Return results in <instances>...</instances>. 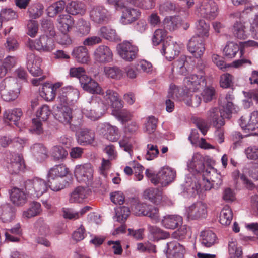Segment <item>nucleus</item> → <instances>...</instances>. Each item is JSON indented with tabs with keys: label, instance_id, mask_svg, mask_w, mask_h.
<instances>
[{
	"label": "nucleus",
	"instance_id": "f257e3e1",
	"mask_svg": "<svg viewBox=\"0 0 258 258\" xmlns=\"http://www.w3.org/2000/svg\"><path fill=\"white\" fill-rule=\"evenodd\" d=\"M20 93V88L16 79L13 77H7L0 83V94L5 101L15 100Z\"/></svg>",
	"mask_w": 258,
	"mask_h": 258
},
{
	"label": "nucleus",
	"instance_id": "f03ea898",
	"mask_svg": "<svg viewBox=\"0 0 258 258\" xmlns=\"http://www.w3.org/2000/svg\"><path fill=\"white\" fill-rule=\"evenodd\" d=\"M69 173V168L63 164L56 165L50 169L48 178L49 187L52 190L58 191L63 188L64 185L60 182L59 178L67 176Z\"/></svg>",
	"mask_w": 258,
	"mask_h": 258
},
{
	"label": "nucleus",
	"instance_id": "7ed1b4c3",
	"mask_svg": "<svg viewBox=\"0 0 258 258\" xmlns=\"http://www.w3.org/2000/svg\"><path fill=\"white\" fill-rule=\"evenodd\" d=\"M25 187L28 195L38 198L47 192L48 185L44 180L36 177L26 181Z\"/></svg>",
	"mask_w": 258,
	"mask_h": 258
},
{
	"label": "nucleus",
	"instance_id": "20e7f679",
	"mask_svg": "<svg viewBox=\"0 0 258 258\" xmlns=\"http://www.w3.org/2000/svg\"><path fill=\"white\" fill-rule=\"evenodd\" d=\"M254 14V17L252 22L250 23V30L252 33L253 37L258 39V6H251L247 7L242 12H235L230 14V17L232 19H240L243 18V15L249 13Z\"/></svg>",
	"mask_w": 258,
	"mask_h": 258
},
{
	"label": "nucleus",
	"instance_id": "39448f33",
	"mask_svg": "<svg viewBox=\"0 0 258 258\" xmlns=\"http://www.w3.org/2000/svg\"><path fill=\"white\" fill-rule=\"evenodd\" d=\"M183 83L186 89L192 92L200 90L206 85L205 76L203 73L190 74L185 77Z\"/></svg>",
	"mask_w": 258,
	"mask_h": 258
},
{
	"label": "nucleus",
	"instance_id": "423d86ee",
	"mask_svg": "<svg viewBox=\"0 0 258 258\" xmlns=\"http://www.w3.org/2000/svg\"><path fill=\"white\" fill-rule=\"evenodd\" d=\"M98 97L92 96L82 110L84 114L92 120H96L100 118L103 113L98 102Z\"/></svg>",
	"mask_w": 258,
	"mask_h": 258
},
{
	"label": "nucleus",
	"instance_id": "0eeeda50",
	"mask_svg": "<svg viewBox=\"0 0 258 258\" xmlns=\"http://www.w3.org/2000/svg\"><path fill=\"white\" fill-rule=\"evenodd\" d=\"M208 213L207 204L202 201L195 202L186 210L187 217L189 220H200L206 217Z\"/></svg>",
	"mask_w": 258,
	"mask_h": 258
},
{
	"label": "nucleus",
	"instance_id": "6e6552de",
	"mask_svg": "<svg viewBox=\"0 0 258 258\" xmlns=\"http://www.w3.org/2000/svg\"><path fill=\"white\" fill-rule=\"evenodd\" d=\"M31 49H35L40 52H50L54 48L53 40L46 35H42L35 41L30 40L28 44Z\"/></svg>",
	"mask_w": 258,
	"mask_h": 258
},
{
	"label": "nucleus",
	"instance_id": "1a4fd4ad",
	"mask_svg": "<svg viewBox=\"0 0 258 258\" xmlns=\"http://www.w3.org/2000/svg\"><path fill=\"white\" fill-rule=\"evenodd\" d=\"M117 48L118 54L125 60L131 61L137 57L138 48L131 41H124Z\"/></svg>",
	"mask_w": 258,
	"mask_h": 258
},
{
	"label": "nucleus",
	"instance_id": "9d476101",
	"mask_svg": "<svg viewBox=\"0 0 258 258\" xmlns=\"http://www.w3.org/2000/svg\"><path fill=\"white\" fill-rule=\"evenodd\" d=\"M5 166L11 174H17L24 168L22 157L18 154L7 155Z\"/></svg>",
	"mask_w": 258,
	"mask_h": 258
},
{
	"label": "nucleus",
	"instance_id": "9b49d317",
	"mask_svg": "<svg viewBox=\"0 0 258 258\" xmlns=\"http://www.w3.org/2000/svg\"><path fill=\"white\" fill-rule=\"evenodd\" d=\"M181 44L177 43L172 40L171 37H167L163 43L161 53L170 61L178 55L181 49Z\"/></svg>",
	"mask_w": 258,
	"mask_h": 258
},
{
	"label": "nucleus",
	"instance_id": "f8f14e48",
	"mask_svg": "<svg viewBox=\"0 0 258 258\" xmlns=\"http://www.w3.org/2000/svg\"><path fill=\"white\" fill-rule=\"evenodd\" d=\"M234 97L232 93H228L219 98V106L222 113L226 118H229L232 113L236 111V106L233 101Z\"/></svg>",
	"mask_w": 258,
	"mask_h": 258
},
{
	"label": "nucleus",
	"instance_id": "ddd939ff",
	"mask_svg": "<svg viewBox=\"0 0 258 258\" xmlns=\"http://www.w3.org/2000/svg\"><path fill=\"white\" fill-rule=\"evenodd\" d=\"M74 173L77 180L79 182L86 183L93 179V169L90 164L76 165Z\"/></svg>",
	"mask_w": 258,
	"mask_h": 258
},
{
	"label": "nucleus",
	"instance_id": "4468645a",
	"mask_svg": "<svg viewBox=\"0 0 258 258\" xmlns=\"http://www.w3.org/2000/svg\"><path fill=\"white\" fill-rule=\"evenodd\" d=\"M98 131L106 140L114 142L118 141L120 137L119 129L109 123H103L98 126Z\"/></svg>",
	"mask_w": 258,
	"mask_h": 258
},
{
	"label": "nucleus",
	"instance_id": "2eb2a0df",
	"mask_svg": "<svg viewBox=\"0 0 258 258\" xmlns=\"http://www.w3.org/2000/svg\"><path fill=\"white\" fill-rule=\"evenodd\" d=\"M93 57L97 62L106 64L113 60V54L112 51L108 46L101 45L94 50Z\"/></svg>",
	"mask_w": 258,
	"mask_h": 258
},
{
	"label": "nucleus",
	"instance_id": "dca6fc26",
	"mask_svg": "<svg viewBox=\"0 0 258 258\" xmlns=\"http://www.w3.org/2000/svg\"><path fill=\"white\" fill-rule=\"evenodd\" d=\"M54 117L59 122L71 127L73 120L72 109L68 105L57 106L54 110Z\"/></svg>",
	"mask_w": 258,
	"mask_h": 258
},
{
	"label": "nucleus",
	"instance_id": "f3484780",
	"mask_svg": "<svg viewBox=\"0 0 258 258\" xmlns=\"http://www.w3.org/2000/svg\"><path fill=\"white\" fill-rule=\"evenodd\" d=\"M198 37H192L189 40L187 48L194 57L201 58L205 51L204 41Z\"/></svg>",
	"mask_w": 258,
	"mask_h": 258
},
{
	"label": "nucleus",
	"instance_id": "a211bd4d",
	"mask_svg": "<svg viewBox=\"0 0 258 258\" xmlns=\"http://www.w3.org/2000/svg\"><path fill=\"white\" fill-rule=\"evenodd\" d=\"M41 58L30 52L27 57V68L29 72L34 76L41 75L42 70L41 68Z\"/></svg>",
	"mask_w": 258,
	"mask_h": 258
},
{
	"label": "nucleus",
	"instance_id": "6ab92c4d",
	"mask_svg": "<svg viewBox=\"0 0 258 258\" xmlns=\"http://www.w3.org/2000/svg\"><path fill=\"white\" fill-rule=\"evenodd\" d=\"M200 11L203 17L209 19H213L218 15V7L213 1L206 0L202 2L200 7Z\"/></svg>",
	"mask_w": 258,
	"mask_h": 258
},
{
	"label": "nucleus",
	"instance_id": "aec40b11",
	"mask_svg": "<svg viewBox=\"0 0 258 258\" xmlns=\"http://www.w3.org/2000/svg\"><path fill=\"white\" fill-rule=\"evenodd\" d=\"M176 176V172L169 167H164L157 174L158 184L165 186L172 182Z\"/></svg>",
	"mask_w": 258,
	"mask_h": 258
},
{
	"label": "nucleus",
	"instance_id": "412c9836",
	"mask_svg": "<svg viewBox=\"0 0 258 258\" xmlns=\"http://www.w3.org/2000/svg\"><path fill=\"white\" fill-rule=\"evenodd\" d=\"M120 18V23L122 25L131 24L138 19L141 15V12L137 9L123 7Z\"/></svg>",
	"mask_w": 258,
	"mask_h": 258
},
{
	"label": "nucleus",
	"instance_id": "4be33fe9",
	"mask_svg": "<svg viewBox=\"0 0 258 258\" xmlns=\"http://www.w3.org/2000/svg\"><path fill=\"white\" fill-rule=\"evenodd\" d=\"M185 252L184 247L177 241L167 243L166 255L168 258H182Z\"/></svg>",
	"mask_w": 258,
	"mask_h": 258
},
{
	"label": "nucleus",
	"instance_id": "5701e85b",
	"mask_svg": "<svg viewBox=\"0 0 258 258\" xmlns=\"http://www.w3.org/2000/svg\"><path fill=\"white\" fill-rule=\"evenodd\" d=\"M102 95L103 98L108 105H110L114 109H120L123 107L121 100L119 98L118 94L111 89H107L105 93L102 90Z\"/></svg>",
	"mask_w": 258,
	"mask_h": 258
},
{
	"label": "nucleus",
	"instance_id": "b1692460",
	"mask_svg": "<svg viewBox=\"0 0 258 258\" xmlns=\"http://www.w3.org/2000/svg\"><path fill=\"white\" fill-rule=\"evenodd\" d=\"M222 114L220 109L219 110L216 108H211L207 113V120L217 128H220L225 124L224 119L226 118Z\"/></svg>",
	"mask_w": 258,
	"mask_h": 258
},
{
	"label": "nucleus",
	"instance_id": "393cba45",
	"mask_svg": "<svg viewBox=\"0 0 258 258\" xmlns=\"http://www.w3.org/2000/svg\"><path fill=\"white\" fill-rule=\"evenodd\" d=\"M57 22L58 29L61 33H68L74 24L73 18L69 14L59 15Z\"/></svg>",
	"mask_w": 258,
	"mask_h": 258
},
{
	"label": "nucleus",
	"instance_id": "a878e982",
	"mask_svg": "<svg viewBox=\"0 0 258 258\" xmlns=\"http://www.w3.org/2000/svg\"><path fill=\"white\" fill-rule=\"evenodd\" d=\"M81 84L83 89L92 94H101L102 88L99 84L92 78L87 77H83L81 80Z\"/></svg>",
	"mask_w": 258,
	"mask_h": 258
},
{
	"label": "nucleus",
	"instance_id": "bb28decb",
	"mask_svg": "<svg viewBox=\"0 0 258 258\" xmlns=\"http://www.w3.org/2000/svg\"><path fill=\"white\" fill-rule=\"evenodd\" d=\"M239 124L243 129L249 131L258 128V111H253L248 118L242 116L239 120Z\"/></svg>",
	"mask_w": 258,
	"mask_h": 258
},
{
	"label": "nucleus",
	"instance_id": "cd10ccee",
	"mask_svg": "<svg viewBox=\"0 0 258 258\" xmlns=\"http://www.w3.org/2000/svg\"><path fill=\"white\" fill-rule=\"evenodd\" d=\"M204 179L210 180L213 188H218L222 184V176L217 170L213 167H209L203 173Z\"/></svg>",
	"mask_w": 258,
	"mask_h": 258
},
{
	"label": "nucleus",
	"instance_id": "c85d7f7f",
	"mask_svg": "<svg viewBox=\"0 0 258 258\" xmlns=\"http://www.w3.org/2000/svg\"><path fill=\"white\" fill-rule=\"evenodd\" d=\"M91 19L95 23L100 24L106 22L108 19V11L101 6L92 8L90 12Z\"/></svg>",
	"mask_w": 258,
	"mask_h": 258
},
{
	"label": "nucleus",
	"instance_id": "c756f323",
	"mask_svg": "<svg viewBox=\"0 0 258 258\" xmlns=\"http://www.w3.org/2000/svg\"><path fill=\"white\" fill-rule=\"evenodd\" d=\"M182 223V218L176 215L165 216L162 220V225L167 229H174Z\"/></svg>",
	"mask_w": 258,
	"mask_h": 258
},
{
	"label": "nucleus",
	"instance_id": "7c9ffc66",
	"mask_svg": "<svg viewBox=\"0 0 258 258\" xmlns=\"http://www.w3.org/2000/svg\"><path fill=\"white\" fill-rule=\"evenodd\" d=\"M210 25L203 20H200L196 23L195 32L193 37H198L200 39L205 40L209 36Z\"/></svg>",
	"mask_w": 258,
	"mask_h": 258
},
{
	"label": "nucleus",
	"instance_id": "2f4dec72",
	"mask_svg": "<svg viewBox=\"0 0 258 258\" xmlns=\"http://www.w3.org/2000/svg\"><path fill=\"white\" fill-rule=\"evenodd\" d=\"M241 19H239V21H236L233 25L232 32L233 35L236 38L240 39H245L247 37V33L246 27L245 25V23L242 22L241 20H242L244 18Z\"/></svg>",
	"mask_w": 258,
	"mask_h": 258
},
{
	"label": "nucleus",
	"instance_id": "473e14b6",
	"mask_svg": "<svg viewBox=\"0 0 258 258\" xmlns=\"http://www.w3.org/2000/svg\"><path fill=\"white\" fill-rule=\"evenodd\" d=\"M86 10L85 5L79 1H72L66 7L67 12L73 15H83L85 13Z\"/></svg>",
	"mask_w": 258,
	"mask_h": 258
},
{
	"label": "nucleus",
	"instance_id": "72a5a7b5",
	"mask_svg": "<svg viewBox=\"0 0 258 258\" xmlns=\"http://www.w3.org/2000/svg\"><path fill=\"white\" fill-rule=\"evenodd\" d=\"M217 237L211 230H205L201 232L200 241L202 245L206 247H210L216 243Z\"/></svg>",
	"mask_w": 258,
	"mask_h": 258
},
{
	"label": "nucleus",
	"instance_id": "f704fd0d",
	"mask_svg": "<svg viewBox=\"0 0 258 258\" xmlns=\"http://www.w3.org/2000/svg\"><path fill=\"white\" fill-rule=\"evenodd\" d=\"M144 197L156 204L160 203L162 200L165 199V197L162 196V192L157 188L146 189L144 192Z\"/></svg>",
	"mask_w": 258,
	"mask_h": 258
},
{
	"label": "nucleus",
	"instance_id": "c9c22d12",
	"mask_svg": "<svg viewBox=\"0 0 258 258\" xmlns=\"http://www.w3.org/2000/svg\"><path fill=\"white\" fill-rule=\"evenodd\" d=\"M72 55L80 63H85L89 60L88 50L84 46H79L74 48L72 52Z\"/></svg>",
	"mask_w": 258,
	"mask_h": 258
},
{
	"label": "nucleus",
	"instance_id": "e433bc0d",
	"mask_svg": "<svg viewBox=\"0 0 258 258\" xmlns=\"http://www.w3.org/2000/svg\"><path fill=\"white\" fill-rule=\"evenodd\" d=\"M94 132L88 129H82L78 133L77 141L80 144L92 143L94 140Z\"/></svg>",
	"mask_w": 258,
	"mask_h": 258
},
{
	"label": "nucleus",
	"instance_id": "4c0bfd02",
	"mask_svg": "<svg viewBox=\"0 0 258 258\" xmlns=\"http://www.w3.org/2000/svg\"><path fill=\"white\" fill-rule=\"evenodd\" d=\"M22 115L23 112L20 108H14L6 111L4 114V118L6 121L12 122L17 125Z\"/></svg>",
	"mask_w": 258,
	"mask_h": 258
},
{
	"label": "nucleus",
	"instance_id": "58836bf2",
	"mask_svg": "<svg viewBox=\"0 0 258 258\" xmlns=\"http://www.w3.org/2000/svg\"><path fill=\"white\" fill-rule=\"evenodd\" d=\"M88 196L86 189L83 187H78L71 193L69 199L71 203H81Z\"/></svg>",
	"mask_w": 258,
	"mask_h": 258
},
{
	"label": "nucleus",
	"instance_id": "ea45409f",
	"mask_svg": "<svg viewBox=\"0 0 258 258\" xmlns=\"http://www.w3.org/2000/svg\"><path fill=\"white\" fill-rule=\"evenodd\" d=\"M181 23V19L176 16L166 17L163 21L164 28L170 31L177 29Z\"/></svg>",
	"mask_w": 258,
	"mask_h": 258
},
{
	"label": "nucleus",
	"instance_id": "a19ab883",
	"mask_svg": "<svg viewBox=\"0 0 258 258\" xmlns=\"http://www.w3.org/2000/svg\"><path fill=\"white\" fill-rule=\"evenodd\" d=\"M32 153L35 158L39 161H42L48 157L46 148L41 144H35L31 148Z\"/></svg>",
	"mask_w": 258,
	"mask_h": 258
},
{
	"label": "nucleus",
	"instance_id": "79ce46f5",
	"mask_svg": "<svg viewBox=\"0 0 258 258\" xmlns=\"http://www.w3.org/2000/svg\"><path fill=\"white\" fill-rule=\"evenodd\" d=\"M10 198L13 203L17 206H22L26 202V197L23 191L14 188L12 189Z\"/></svg>",
	"mask_w": 258,
	"mask_h": 258
},
{
	"label": "nucleus",
	"instance_id": "37998d69",
	"mask_svg": "<svg viewBox=\"0 0 258 258\" xmlns=\"http://www.w3.org/2000/svg\"><path fill=\"white\" fill-rule=\"evenodd\" d=\"M40 96L46 101L52 100L55 96V90H53L52 84L45 83L40 89Z\"/></svg>",
	"mask_w": 258,
	"mask_h": 258
},
{
	"label": "nucleus",
	"instance_id": "c03bdc74",
	"mask_svg": "<svg viewBox=\"0 0 258 258\" xmlns=\"http://www.w3.org/2000/svg\"><path fill=\"white\" fill-rule=\"evenodd\" d=\"M41 211L40 204L37 202H33L30 204L27 210L23 211L22 216L24 218H31L39 215Z\"/></svg>",
	"mask_w": 258,
	"mask_h": 258
},
{
	"label": "nucleus",
	"instance_id": "a18cd8bd",
	"mask_svg": "<svg viewBox=\"0 0 258 258\" xmlns=\"http://www.w3.org/2000/svg\"><path fill=\"white\" fill-rule=\"evenodd\" d=\"M65 6L66 3L63 1L55 2L47 8V14L50 17H54L58 13L62 12Z\"/></svg>",
	"mask_w": 258,
	"mask_h": 258
},
{
	"label": "nucleus",
	"instance_id": "49530a36",
	"mask_svg": "<svg viewBox=\"0 0 258 258\" xmlns=\"http://www.w3.org/2000/svg\"><path fill=\"white\" fill-rule=\"evenodd\" d=\"M233 218V213L231 209L228 206L224 207L220 214V222L222 225H229Z\"/></svg>",
	"mask_w": 258,
	"mask_h": 258
},
{
	"label": "nucleus",
	"instance_id": "de8ad7c7",
	"mask_svg": "<svg viewBox=\"0 0 258 258\" xmlns=\"http://www.w3.org/2000/svg\"><path fill=\"white\" fill-rule=\"evenodd\" d=\"M100 35L104 39L110 41H114L117 39L115 30L110 26H103L99 30Z\"/></svg>",
	"mask_w": 258,
	"mask_h": 258
},
{
	"label": "nucleus",
	"instance_id": "09e8293b",
	"mask_svg": "<svg viewBox=\"0 0 258 258\" xmlns=\"http://www.w3.org/2000/svg\"><path fill=\"white\" fill-rule=\"evenodd\" d=\"M148 230L154 239L157 240L165 239L168 236V234L166 232L156 226L149 225Z\"/></svg>",
	"mask_w": 258,
	"mask_h": 258
},
{
	"label": "nucleus",
	"instance_id": "8fccbe9b",
	"mask_svg": "<svg viewBox=\"0 0 258 258\" xmlns=\"http://www.w3.org/2000/svg\"><path fill=\"white\" fill-rule=\"evenodd\" d=\"M68 152L62 147L54 146L51 150V156L54 160H62L68 156Z\"/></svg>",
	"mask_w": 258,
	"mask_h": 258
},
{
	"label": "nucleus",
	"instance_id": "3c124183",
	"mask_svg": "<svg viewBox=\"0 0 258 258\" xmlns=\"http://www.w3.org/2000/svg\"><path fill=\"white\" fill-rule=\"evenodd\" d=\"M131 206L133 213L137 216L144 215L146 204L139 202L137 200L132 199L131 201Z\"/></svg>",
	"mask_w": 258,
	"mask_h": 258
},
{
	"label": "nucleus",
	"instance_id": "603ef678",
	"mask_svg": "<svg viewBox=\"0 0 258 258\" xmlns=\"http://www.w3.org/2000/svg\"><path fill=\"white\" fill-rule=\"evenodd\" d=\"M104 73L107 77L114 79H120L123 75L121 70L116 67H105Z\"/></svg>",
	"mask_w": 258,
	"mask_h": 258
},
{
	"label": "nucleus",
	"instance_id": "864d4df0",
	"mask_svg": "<svg viewBox=\"0 0 258 258\" xmlns=\"http://www.w3.org/2000/svg\"><path fill=\"white\" fill-rule=\"evenodd\" d=\"M239 50V46L238 44L234 42H229L224 47L223 52L226 57L232 58L235 57Z\"/></svg>",
	"mask_w": 258,
	"mask_h": 258
},
{
	"label": "nucleus",
	"instance_id": "5fc2aeb1",
	"mask_svg": "<svg viewBox=\"0 0 258 258\" xmlns=\"http://www.w3.org/2000/svg\"><path fill=\"white\" fill-rule=\"evenodd\" d=\"M13 218V213L11 208L8 205L0 207V219L4 223H8Z\"/></svg>",
	"mask_w": 258,
	"mask_h": 258
},
{
	"label": "nucleus",
	"instance_id": "6e6d98bb",
	"mask_svg": "<svg viewBox=\"0 0 258 258\" xmlns=\"http://www.w3.org/2000/svg\"><path fill=\"white\" fill-rule=\"evenodd\" d=\"M182 101L188 106L193 107H197L199 106L201 103L200 97L196 95H184Z\"/></svg>",
	"mask_w": 258,
	"mask_h": 258
},
{
	"label": "nucleus",
	"instance_id": "4d7b16f0",
	"mask_svg": "<svg viewBox=\"0 0 258 258\" xmlns=\"http://www.w3.org/2000/svg\"><path fill=\"white\" fill-rule=\"evenodd\" d=\"M190 167L195 169L198 172L202 171L204 168L203 157L198 153L195 154L192 157Z\"/></svg>",
	"mask_w": 258,
	"mask_h": 258
},
{
	"label": "nucleus",
	"instance_id": "13d9d810",
	"mask_svg": "<svg viewBox=\"0 0 258 258\" xmlns=\"http://www.w3.org/2000/svg\"><path fill=\"white\" fill-rule=\"evenodd\" d=\"M130 214V209L126 206H121L116 209V217L117 221L124 222Z\"/></svg>",
	"mask_w": 258,
	"mask_h": 258
},
{
	"label": "nucleus",
	"instance_id": "bf43d9fd",
	"mask_svg": "<svg viewBox=\"0 0 258 258\" xmlns=\"http://www.w3.org/2000/svg\"><path fill=\"white\" fill-rule=\"evenodd\" d=\"M167 31L163 29H156L152 37V42L154 45H159L165 38H167Z\"/></svg>",
	"mask_w": 258,
	"mask_h": 258
},
{
	"label": "nucleus",
	"instance_id": "052dcab7",
	"mask_svg": "<svg viewBox=\"0 0 258 258\" xmlns=\"http://www.w3.org/2000/svg\"><path fill=\"white\" fill-rule=\"evenodd\" d=\"M51 113V111L49 107L47 105H43L37 111L36 116L41 119L42 121H45L47 120Z\"/></svg>",
	"mask_w": 258,
	"mask_h": 258
},
{
	"label": "nucleus",
	"instance_id": "680f3d73",
	"mask_svg": "<svg viewBox=\"0 0 258 258\" xmlns=\"http://www.w3.org/2000/svg\"><path fill=\"white\" fill-rule=\"evenodd\" d=\"M157 123V119L154 116H149L145 124L144 131L148 134L154 133L156 129Z\"/></svg>",
	"mask_w": 258,
	"mask_h": 258
},
{
	"label": "nucleus",
	"instance_id": "e2e57ef3",
	"mask_svg": "<svg viewBox=\"0 0 258 258\" xmlns=\"http://www.w3.org/2000/svg\"><path fill=\"white\" fill-rule=\"evenodd\" d=\"M64 88L68 96L69 103H70L71 104H74L79 98V91L76 89L72 88L71 87H67Z\"/></svg>",
	"mask_w": 258,
	"mask_h": 258
},
{
	"label": "nucleus",
	"instance_id": "0e129e2a",
	"mask_svg": "<svg viewBox=\"0 0 258 258\" xmlns=\"http://www.w3.org/2000/svg\"><path fill=\"white\" fill-rule=\"evenodd\" d=\"M0 14L2 18L6 21H10L17 19L18 15L17 13L11 8H6L1 10Z\"/></svg>",
	"mask_w": 258,
	"mask_h": 258
},
{
	"label": "nucleus",
	"instance_id": "69168bd1",
	"mask_svg": "<svg viewBox=\"0 0 258 258\" xmlns=\"http://www.w3.org/2000/svg\"><path fill=\"white\" fill-rule=\"evenodd\" d=\"M144 216H147L154 222L157 223L159 220V211L157 208L152 206H147Z\"/></svg>",
	"mask_w": 258,
	"mask_h": 258
},
{
	"label": "nucleus",
	"instance_id": "338daca9",
	"mask_svg": "<svg viewBox=\"0 0 258 258\" xmlns=\"http://www.w3.org/2000/svg\"><path fill=\"white\" fill-rule=\"evenodd\" d=\"M43 122L39 118L36 117L32 119L30 131L37 134H41L43 132Z\"/></svg>",
	"mask_w": 258,
	"mask_h": 258
},
{
	"label": "nucleus",
	"instance_id": "774afa93",
	"mask_svg": "<svg viewBox=\"0 0 258 258\" xmlns=\"http://www.w3.org/2000/svg\"><path fill=\"white\" fill-rule=\"evenodd\" d=\"M36 227L40 235L47 236L50 234L49 226L42 219H40L37 221Z\"/></svg>",
	"mask_w": 258,
	"mask_h": 258
}]
</instances>
